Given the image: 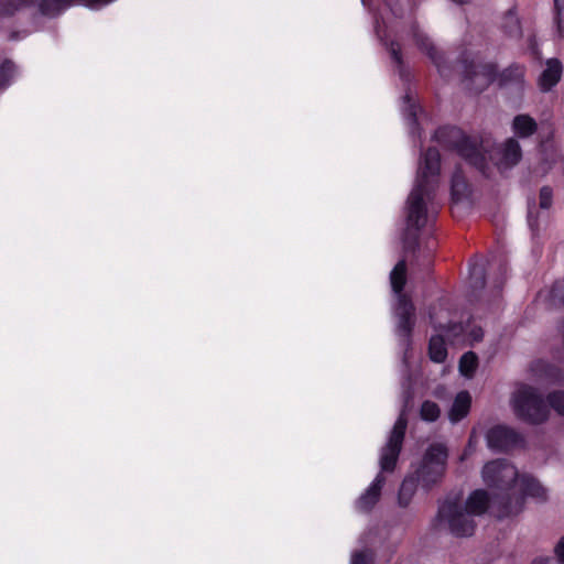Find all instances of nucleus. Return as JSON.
Here are the masks:
<instances>
[{
  "mask_svg": "<svg viewBox=\"0 0 564 564\" xmlns=\"http://www.w3.org/2000/svg\"><path fill=\"white\" fill-rule=\"evenodd\" d=\"M433 139L443 149L456 153L479 172L485 173L488 167L486 151L480 138L469 135L456 126L446 124L435 130Z\"/></svg>",
  "mask_w": 564,
  "mask_h": 564,
  "instance_id": "nucleus-1",
  "label": "nucleus"
},
{
  "mask_svg": "<svg viewBox=\"0 0 564 564\" xmlns=\"http://www.w3.org/2000/svg\"><path fill=\"white\" fill-rule=\"evenodd\" d=\"M514 415L530 425L545 423L550 416V409L543 395L528 384L519 388L511 400Z\"/></svg>",
  "mask_w": 564,
  "mask_h": 564,
  "instance_id": "nucleus-2",
  "label": "nucleus"
},
{
  "mask_svg": "<svg viewBox=\"0 0 564 564\" xmlns=\"http://www.w3.org/2000/svg\"><path fill=\"white\" fill-rule=\"evenodd\" d=\"M527 497L545 500L546 491L535 478L523 475L520 478L519 495H516L513 489L511 494L500 495L497 497V500H499L497 518L502 520L520 513L523 509Z\"/></svg>",
  "mask_w": 564,
  "mask_h": 564,
  "instance_id": "nucleus-3",
  "label": "nucleus"
},
{
  "mask_svg": "<svg viewBox=\"0 0 564 564\" xmlns=\"http://www.w3.org/2000/svg\"><path fill=\"white\" fill-rule=\"evenodd\" d=\"M448 458L447 447L441 443H435L426 449L422 463L413 473L417 477L421 486L429 490L443 478Z\"/></svg>",
  "mask_w": 564,
  "mask_h": 564,
  "instance_id": "nucleus-4",
  "label": "nucleus"
},
{
  "mask_svg": "<svg viewBox=\"0 0 564 564\" xmlns=\"http://www.w3.org/2000/svg\"><path fill=\"white\" fill-rule=\"evenodd\" d=\"M482 479L489 488L497 489L494 494V503L499 505L497 497L511 494L519 478L518 469L506 458H498L488 462L482 467Z\"/></svg>",
  "mask_w": 564,
  "mask_h": 564,
  "instance_id": "nucleus-5",
  "label": "nucleus"
},
{
  "mask_svg": "<svg viewBox=\"0 0 564 564\" xmlns=\"http://www.w3.org/2000/svg\"><path fill=\"white\" fill-rule=\"evenodd\" d=\"M437 519L448 523L449 531L453 535L463 538L474 534L476 523L457 499L445 500L438 507Z\"/></svg>",
  "mask_w": 564,
  "mask_h": 564,
  "instance_id": "nucleus-6",
  "label": "nucleus"
},
{
  "mask_svg": "<svg viewBox=\"0 0 564 564\" xmlns=\"http://www.w3.org/2000/svg\"><path fill=\"white\" fill-rule=\"evenodd\" d=\"M458 62L462 65L463 80L475 84L476 93H481L497 80L498 67L495 63H477L469 58L467 52L460 54Z\"/></svg>",
  "mask_w": 564,
  "mask_h": 564,
  "instance_id": "nucleus-7",
  "label": "nucleus"
},
{
  "mask_svg": "<svg viewBox=\"0 0 564 564\" xmlns=\"http://www.w3.org/2000/svg\"><path fill=\"white\" fill-rule=\"evenodd\" d=\"M433 191L415 185L406 202V225L415 230H421L427 221V207L425 198H430Z\"/></svg>",
  "mask_w": 564,
  "mask_h": 564,
  "instance_id": "nucleus-8",
  "label": "nucleus"
},
{
  "mask_svg": "<svg viewBox=\"0 0 564 564\" xmlns=\"http://www.w3.org/2000/svg\"><path fill=\"white\" fill-rule=\"evenodd\" d=\"M487 445L495 452H509L518 447H524V436L514 429L506 425H496L486 434Z\"/></svg>",
  "mask_w": 564,
  "mask_h": 564,
  "instance_id": "nucleus-9",
  "label": "nucleus"
},
{
  "mask_svg": "<svg viewBox=\"0 0 564 564\" xmlns=\"http://www.w3.org/2000/svg\"><path fill=\"white\" fill-rule=\"evenodd\" d=\"M441 153L436 148H427L422 155L415 185L434 192L441 172Z\"/></svg>",
  "mask_w": 564,
  "mask_h": 564,
  "instance_id": "nucleus-10",
  "label": "nucleus"
},
{
  "mask_svg": "<svg viewBox=\"0 0 564 564\" xmlns=\"http://www.w3.org/2000/svg\"><path fill=\"white\" fill-rule=\"evenodd\" d=\"M413 40L417 48L424 53L432 63L436 66L441 76L446 77L449 75L452 67L447 65V59L444 52L438 50L432 40L421 32L416 26L412 30Z\"/></svg>",
  "mask_w": 564,
  "mask_h": 564,
  "instance_id": "nucleus-11",
  "label": "nucleus"
},
{
  "mask_svg": "<svg viewBox=\"0 0 564 564\" xmlns=\"http://www.w3.org/2000/svg\"><path fill=\"white\" fill-rule=\"evenodd\" d=\"M395 316L398 318L397 334L410 341L415 326V306L408 295L401 294L398 297Z\"/></svg>",
  "mask_w": 564,
  "mask_h": 564,
  "instance_id": "nucleus-12",
  "label": "nucleus"
},
{
  "mask_svg": "<svg viewBox=\"0 0 564 564\" xmlns=\"http://www.w3.org/2000/svg\"><path fill=\"white\" fill-rule=\"evenodd\" d=\"M113 0H40L39 12L46 18H55L72 6H84L90 9L107 6Z\"/></svg>",
  "mask_w": 564,
  "mask_h": 564,
  "instance_id": "nucleus-13",
  "label": "nucleus"
},
{
  "mask_svg": "<svg viewBox=\"0 0 564 564\" xmlns=\"http://www.w3.org/2000/svg\"><path fill=\"white\" fill-rule=\"evenodd\" d=\"M525 67L518 63H513L502 72H498L497 80L500 88L513 90L521 96L525 87Z\"/></svg>",
  "mask_w": 564,
  "mask_h": 564,
  "instance_id": "nucleus-14",
  "label": "nucleus"
},
{
  "mask_svg": "<svg viewBox=\"0 0 564 564\" xmlns=\"http://www.w3.org/2000/svg\"><path fill=\"white\" fill-rule=\"evenodd\" d=\"M384 484L386 477L382 474H378L366 491L356 500V510L364 513L370 512L380 500Z\"/></svg>",
  "mask_w": 564,
  "mask_h": 564,
  "instance_id": "nucleus-15",
  "label": "nucleus"
},
{
  "mask_svg": "<svg viewBox=\"0 0 564 564\" xmlns=\"http://www.w3.org/2000/svg\"><path fill=\"white\" fill-rule=\"evenodd\" d=\"M408 427V420L404 414L399 415L387 444L382 447L381 454L399 458Z\"/></svg>",
  "mask_w": 564,
  "mask_h": 564,
  "instance_id": "nucleus-16",
  "label": "nucleus"
},
{
  "mask_svg": "<svg viewBox=\"0 0 564 564\" xmlns=\"http://www.w3.org/2000/svg\"><path fill=\"white\" fill-rule=\"evenodd\" d=\"M490 506L497 517L498 503H494V496L491 497L485 489H476L469 494L464 510L471 516H481Z\"/></svg>",
  "mask_w": 564,
  "mask_h": 564,
  "instance_id": "nucleus-17",
  "label": "nucleus"
},
{
  "mask_svg": "<svg viewBox=\"0 0 564 564\" xmlns=\"http://www.w3.org/2000/svg\"><path fill=\"white\" fill-rule=\"evenodd\" d=\"M563 66L560 59L550 58L545 69L539 77V87L542 91H550L561 80Z\"/></svg>",
  "mask_w": 564,
  "mask_h": 564,
  "instance_id": "nucleus-18",
  "label": "nucleus"
},
{
  "mask_svg": "<svg viewBox=\"0 0 564 564\" xmlns=\"http://www.w3.org/2000/svg\"><path fill=\"white\" fill-rule=\"evenodd\" d=\"M522 159V150L514 138H509L500 148V166L512 167Z\"/></svg>",
  "mask_w": 564,
  "mask_h": 564,
  "instance_id": "nucleus-19",
  "label": "nucleus"
},
{
  "mask_svg": "<svg viewBox=\"0 0 564 564\" xmlns=\"http://www.w3.org/2000/svg\"><path fill=\"white\" fill-rule=\"evenodd\" d=\"M471 406V397L468 391L458 392L451 406L448 417L453 423H457L467 416Z\"/></svg>",
  "mask_w": 564,
  "mask_h": 564,
  "instance_id": "nucleus-20",
  "label": "nucleus"
},
{
  "mask_svg": "<svg viewBox=\"0 0 564 564\" xmlns=\"http://www.w3.org/2000/svg\"><path fill=\"white\" fill-rule=\"evenodd\" d=\"M500 29L510 39L522 36V26L517 13V8H510L501 18Z\"/></svg>",
  "mask_w": 564,
  "mask_h": 564,
  "instance_id": "nucleus-21",
  "label": "nucleus"
},
{
  "mask_svg": "<svg viewBox=\"0 0 564 564\" xmlns=\"http://www.w3.org/2000/svg\"><path fill=\"white\" fill-rule=\"evenodd\" d=\"M512 131L519 138H529L538 131V123L529 115H517L512 120Z\"/></svg>",
  "mask_w": 564,
  "mask_h": 564,
  "instance_id": "nucleus-22",
  "label": "nucleus"
},
{
  "mask_svg": "<svg viewBox=\"0 0 564 564\" xmlns=\"http://www.w3.org/2000/svg\"><path fill=\"white\" fill-rule=\"evenodd\" d=\"M419 482L417 477L413 474L406 476L402 480L398 492V503L400 507L406 508L410 505L414 494L416 492Z\"/></svg>",
  "mask_w": 564,
  "mask_h": 564,
  "instance_id": "nucleus-23",
  "label": "nucleus"
},
{
  "mask_svg": "<svg viewBox=\"0 0 564 564\" xmlns=\"http://www.w3.org/2000/svg\"><path fill=\"white\" fill-rule=\"evenodd\" d=\"M427 354L433 362L442 364L447 358V348L442 335H433L429 340Z\"/></svg>",
  "mask_w": 564,
  "mask_h": 564,
  "instance_id": "nucleus-24",
  "label": "nucleus"
},
{
  "mask_svg": "<svg viewBox=\"0 0 564 564\" xmlns=\"http://www.w3.org/2000/svg\"><path fill=\"white\" fill-rule=\"evenodd\" d=\"M390 283L392 291L398 294V297L403 293L404 286L406 284V262L405 260H400L394 265L390 273Z\"/></svg>",
  "mask_w": 564,
  "mask_h": 564,
  "instance_id": "nucleus-25",
  "label": "nucleus"
},
{
  "mask_svg": "<svg viewBox=\"0 0 564 564\" xmlns=\"http://www.w3.org/2000/svg\"><path fill=\"white\" fill-rule=\"evenodd\" d=\"M469 286L473 291L482 290L486 285V269L482 263L469 261Z\"/></svg>",
  "mask_w": 564,
  "mask_h": 564,
  "instance_id": "nucleus-26",
  "label": "nucleus"
},
{
  "mask_svg": "<svg viewBox=\"0 0 564 564\" xmlns=\"http://www.w3.org/2000/svg\"><path fill=\"white\" fill-rule=\"evenodd\" d=\"M478 367V357L474 351L463 354L459 359V371L466 378H471Z\"/></svg>",
  "mask_w": 564,
  "mask_h": 564,
  "instance_id": "nucleus-27",
  "label": "nucleus"
},
{
  "mask_svg": "<svg viewBox=\"0 0 564 564\" xmlns=\"http://www.w3.org/2000/svg\"><path fill=\"white\" fill-rule=\"evenodd\" d=\"M17 73V66L11 59H4L0 64V90L7 89Z\"/></svg>",
  "mask_w": 564,
  "mask_h": 564,
  "instance_id": "nucleus-28",
  "label": "nucleus"
},
{
  "mask_svg": "<svg viewBox=\"0 0 564 564\" xmlns=\"http://www.w3.org/2000/svg\"><path fill=\"white\" fill-rule=\"evenodd\" d=\"M441 414V410L437 403L426 400L422 403L420 409V415L422 420L427 422H435Z\"/></svg>",
  "mask_w": 564,
  "mask_h": 564,
  "instance_id": "nucleus-29",
  "label": "nucleus"
},
{
  "mask_svg": "<svg viewBox=\"0 0 564 564\" xmlns=\"http://www.w3.org/2000/svg\"><path fill=\"white\" fill-rule=\"evenodd\" d=\"M556 557H540L533 560L532 564H564V535L554 549Z\"/></svg>",
  "mask_w": 564,
  "mask_h": 564,
  "instance_id": "nucleus-30",
  "label": "nucleus"
},
{
  "mask_svg": "<svg viewBox=\"0 0 564 564\" xmlns=\"http://www.w3.org/2000/svg\"><path fill=\"white\" fill-rule=\"evenodd\" d=\"M546 404L564 416V391L557 390L547 394Z\"/></svg>",
  "mask_w": 564,
  "mask_h": 564,
  "instance_id": "nucleus-31",
  "label": "nucleus"
},
{
  "mask_svg": "<svg viewBox=\"0 0 564 564\" xmlns=\"http://www.w3.org/2000/svg\"><path fill=\"white\" fill-rule=\"evenodd\" d=\"M26 3L28 0H0V17H11Z\"/></svg>",
  "mask_w": 564,
  "mask_h": 564,
  "instance_id": "nucleus-32",
  "label": "nucleus"
},
{
  "mask_svg": "<svg viewBox=\"0 0 564 564\" xmlns=\"http://www.w3.org/2000/svg\"><path fill=\"white\" fill-rule=\"evenodd\" d=\"M419 231L408 227L403 238V248L406 252L415 253L419 249Z\"/></svg>",
  "mask_w": 564,
  "mask_h": 564,
  "instance_id": "nucleus-33",
  "label": "nucleus"
},
{
  "mask_svg": "<svg viewBox=\"0 0 564 564\" xmlns=\"http://www.w3.org/2000/svg\"><path fill=\"white\" fill-rule=\"evenodd\" d=\"M466 187H467V184L465 182V178L462 175H459L458 173H455L452 177V184H451L452 198L454 200L460 199Z\"/></svg>",
  "mask_w": 564,
  "mask_h": 564,
  "instance_id": "nucleus-34",
  "label": "nucleus"
},
{
  "mask_svg": "<svg viewBox=\"0 0 564 564\" xmlns=\"http://www.w3.org/2000/svg\"><path fill=\"white\" fill-rule=\"evenodd\" d=\"M554 9L558 36L564 37V0H554Z\"/></svg>",
  "mask_w": 564,
  "mask_h": 564,
  "instance_id": "nucleus-35",
  "label": "nucleus"
},
{
  "mask_svg": "<svg viewBox=\"0 0 564 564\" xmlns=\"http://www.w3.org/2000/svg\"><path fill=\"white\" fill-rule=\"evenodd\" d=\"M430 319H431V323L433 324L434 328L440 329V330H445L447 334H451L455 337L459 336L464 333V325L462 323H448L447 325H442V324L436 325L433 323V316L431 313H430Z\"/></svg>",
  "mask_w": 564,
  "mask_h": 564,
  "instance_id": "nucleus-36",
  "label": "nucleus"
},
{
  "mask_svg": "<svg viewBox=\"0 0 564 564\" xmlns=\"http://www.w3.org/2000/svg\"><path fill=\"white\" fill-rule=\"evenodd\" d=\"M553 203V189L551 186H542L539 193V206L542 209H549Z\"/></svg>",
  "mask_w": 564,
  "mask_h": 564,
  "instance_id": "nucleus-37",
  "label": "nucleus"
},
{
  "mask_svg": "<svg viewBox=\"0 0 564 564\" xmlns=\"http://www.w3.org/2000/svg\"><path fill=\"white\" fill-rule=\"evenodd\" d=\"M398 459L399 458H397V457H392V456H389V455L381 454L380 455V467H381V470L382 471H387V473H392L395 469Z\"/></svg>",
  "mask_w": 564,
  "mask_h": 564,
  "instance_id": "nucleus-38",
  "label": "nucleus"
},
{
  "mask_svg": "<svg viewBox=\"0 0 564 564\" xmlns=\"http://www.w3.org/2000/svg\"><path fill=\"white\" fill-rule=\"evenodd\" d=\"M350 564H372V557L365 551H358L352 555Z\"/></svg>",
  "mask_w": 564,
  "mask_h": 564,
  "instance_id": "nucleus-39",
  "label": "nucleus"
},
{
  "mask_svg": "<svg viewBox=\"0 0 564 564\" xmlns=\"http://www.w3.org/2000/svg\"><path fill=\"white\" fill-rule=\"evenodd\" d=\"M390 54H391L393 62H395L399 66H401L403 64L402 52L398 44H394V43L391 44Z\"/></svg>",
  "mask_w": 564,
  "mask_h": 564,
  "instance_id": "nucleus-40",
  "label": "nucleus"
},
{
  "mask_svg": "<svg viewBox=\"0 0 564 564\" xmlns=\"http://www.w3.org/2000/svg\"><path fill=\"white\" fill-rule=\"evenodd\" d=\"M404 99L409 104V117L413 122H416V105L412 101L410 95H405Z\"/></svg>",
  "mask_w": 564,
  "mask_h": 564,
  "instance_id": "nucleus-41",
  "label": "nucleus"
},
{
  "mask_svg": "<svg viewBox=\"0 0 564 564\" xmlns=\"http://www.w3.org/2000/svg\"><path fill=\"white\" fill-rule=\"evenodd\" d=\"M436 246H437V242H436V240H435V239H430V240L427 241L429 252H427V254H426V257H425V259H426V264H427V265H431V264H432V260H433V252H434V250L436 249Z\"/></svg>",
  "mask_w": 564,
  "mask_h": 564,
  "instance_id": "nucleus-42",
  "label": "nucleus"
},
{
  "mask_svg": "<svg viewBox=\"0 0 564 564\" xmlns=\"http://www.w3.org/2000/svg\"><path fill=\"white\" fill-rule=\"evenodd\" d=\"M529 46H530V50L532 52V54L535 56V57H539V48H538V43L535 41V37H531L530 41H529Z\"/></svg>",
  "mask_w": 564,
  "mask_h": 564,
  "instance_id": "nucleus-43",
  "label": "nucleus"
},
{
  "mask_svg": "<svg viewBox=\"0 0 564 564\" xmlns=\"http://www.w3.org/2000/svg\"><path fill=\"white\" fill-rule=\"evenodd\" d=\"M471 336H473V339L476 340V341L481 340L482 337H484L482 329L481 328L474 329L471 332Z\"/></svg>",
  "mask_w": 564,
  "mask_h": 564,
  "instance_id": "nucleus-44",
  "label": "nucleus"
},
{
  "mask_svg": "<svg viewBox=\"0 0 564 564\" xmlns=\"http://www.w3.org/2000/svg\"><path fill=\"white\" fill-rule=\"evenodd\" d=\"M538 366H543V367L546 369L547 375H553L554 372H556V371H557V369H556L554 366H551V365H549V364H543V362H541V361H540V362H538Z\"/></svg>",
  "mask_w": 564,
  "mask_h": 564,
  "instance_id": "nucleus-45",
  "label": "nucleus"
},
{
  "mask_svg": "<svg viewBox=\"0 0 564 564\" xmlns=\"http://www.w3.org/2000/svg\"><path fill=\"white\" fill-rule=\"evenodd\" d=\"M528 221H529L530 227L533 228V226H536V219H534V220L532 219L531 213H529V215H528Z\"/></svg>",
  "mask_w": 564,
  "mask_h": 564,
  "instance_id": "nucleus-46",
  "label": "nucleus"
},
{
  "mask_svg": "<svg viewBox=\"0 0 564 564\" xmlns=\"http://www.w3.org/2000/svg\"><path fill=\"white\" fill-rule=\"evenodd\" d=\"M452 1L457 3V4H464V3L468 2V0H452Z\"/></svg>",
  "mask_w": 564,
  "mask_h": 564,
  "instance_id": "nucleus-47",
  "label": "nucleus"
}]
</instances>
